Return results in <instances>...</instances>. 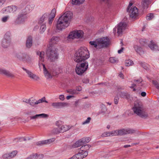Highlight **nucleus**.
Listing matches in <instances>:
<instances>
[{"mask_svg": "<svg viewBox=\"0 0 159 159\" xmlns=\"http://www.w3.org/2000/svg\"><path fill=\"white\" fill-rule=\"evenodd\" d=\"M8 9H7L8 10H9V12L10 13H13L16 11L17 10V7L15 6H9Z\"/></svg>", "mask_w": 159, "mask_h": 159, "instance_id": "obj_32", "label": "nucleus"}, {"mask_svg": "<svg viewBox=\"0 0 159 159\" xmlns=\"http://www.w3.org/2000/svg\"><path fill=\"white\" fill-rule=\"evenodd\" d=\"M54 127H60V122L59 120L56 121L54 125Z\"/></svg>", "mask_w": 159, "mask_h": 159, "instance_id": "obj_61", "label": "nucleus"}, {"mask_svg": "<svg viewBox=\"0 0 159 159\" xmlns=\"http://www.w3.org/2000/svg\"><path fill=\"white\" fill-rule=\"evenodd\" d=\"M67 92L70 94H74L77 93V92L75 90H73L72 89H69L67 90Z\"/></svg>", "mask_w": 159, "mask_h": 159, "instance_id": "obj_48", "label": "nucleus"}, {"mask_svg": "<svg viewBox=\"0 0 159 159\" xmlns=\"http://www.w3.org/2000/svg\"><path fill=\"white\" fill-rule=\"evenodd\" d=\"M72 126L67 125H62L60 127V133H64L70 129Z\"/></svg>", "mask_w": 159, "mask_h": 159, "instance_id": "obj_22", "label": "nucleus"}, {"mask_svg": "<svg viewBox=\"0 0 159 159\" xmlns=\"http://www.w3.org/2000/svg\"><path fill=\"white\" fill-rule=\"evenodd\" d=\"M83 145L82 143L81 139H80L76 141L72 146V148H75L79 147L80 146H82Z\"/></svg>", "mask_w": 159, "mask_h": 159, "instance_id": "obj_27", "label": "nucleus"}, {"mask_svg": "<svg viewBox=\"0 0 159 159\" xmlns=\"http://www.w3.org/2000/svg\"><path fill=\"white\" fill-rule=\"evenodd\" d=\"M6 0H0V7L3 4Z\"/></svg>", "mask_w": 159, "mask_h": 159, "instance_id": "obj_63", "label": "nucleus"}, {"mask_svg": "<svg viewBox=\"0 0 159 159\" xmlns=\"http://www.w3.org/2000/svg\"><path fill=\"white\" fill-rule=\"evenodd\" d=\"M91 120V118L90 117H88L85 121L82 123V124L85 125L89 123L90 122Z\"/></svg>", "mask_w": 159, "mask_h": 159, "instance_id": "obj_53", "label": "nucleus"}, {"mask_svg": "<svg viewBox=\"0 0 159 159\" xmlns=\"http://www.w3.org/2000/svg\"><path fill=\"white\" fill-rule=\"evenodd\" d=\"M16 57L19 60L29 64L32 63V60L30 56L26 53L19 52L16 54Z\"/></svg>", "mask_w": 159, "mask_h": 159, "instance_id": "obj_7", "label": "nucleus"}, {"mask_svg": "<svg viewBox=\"0 0 159 159\" xmlns=\"http://www.w3.org/2000/svg\"><path fill=\"white\" fill-rule=\"evenodd\" d=\"M27 18L26 13L23 12L19 13L17 18L14 21L15 25L21 24L23 23Z\"/></svg>", "mask_w": 159, "mask_h": 159, "instance_id": "obj_9", "label": "nucleus"}, {"mask_svg": "<svg viewBox=\"0 0 159 159\" xmlns=\"http://www.w3.org/2000/svg\"><path fill=\"white\" fill-rule=\"evenodd\" d=\"M17 151H14L12 152L11 153H9V157L10 159L14 157L17 154Z\"/></svg>", "mask_w": 159, "mask_h": 159, "instance_id": "obj_42", "label": "nucleus"}, {"mask_svg": "<svg viewBox=\"0 0 159 159\" xmlns=\"http://www.w3.org/2000/svg\"><path fill=\"white\" fill-rule=\"evenodd\" d=\"M76 62L77 64L75 69L76 73L79 75H82L87 70L88 63L87 61Z\"/></svg>", "mask_w": 159, "mask_h": 159, "instance_id": "obj_6", "label": "nucleus"}, {"mask_svg": "<svg viewBox=\"0 0 159 159\" xmlns=\"http://www.w3.org/2000/svg\"><path fill=\"white\" fill-rule=\"evenodd\" d=\"M149 4V0H142V5L143 9L148 7Z\"/></svg>", "mask_w": 159, "mask_h": 159, "instance_id": "obj_29", "label": "nucleus"}, {"mask_svg": "<svg viewBox=\"0 0 159 159\" xmlns=\"http://www.w3.org/2000/svg\"><path fill=\"white\" fill-rule=\"evenodd\" d=\"M52 107L55 108H58L60 107V102H53L52 104Z\"/></svg>", "mask_w": 159, "mask_h": 159, "instance_id": "obj_41", "label": "nucleus"}, {"mask_svg": "<svg viewBox=\"0 0 159 159\" xmlns=\"http://www.w3.org/2000/svg\"><path fill=\"white\" fill-rule=\"evenodd\" d=\"M134 48L135 51L139 54L143 53V51L142 50V48L140 46L137 45H134Z\"/></svg>", "mask_w": 159, "mask_h": 159, "instance_id": "obj_25", "label": "nucleus"}, {"mask_svg": "<svg viewBox=\"0 0 159 159\" xmlns=\"http://www.w3.org/2000/svg\"><path fill=\"white\" fill-rule=\"evenodd\" d=\"M127 24L125 22H121L118 25L117 33L119 36L121 35L126 29Z\"/></svg>", "mask_w": 159, "mask_h": 159, "instance_id": "obj_12", "label": "nucleus"}, {"mask_svg": "<svg viewBox=\"0 0 159 159\" xmlns=\"http://www.w3.org/2000/svg\"><path fill=\"white\" fill-rule=\"evenodd\" d=\"M139 42L140 43L143 45H144L145 43H146V40H144L143 39H141L139 40Z\"/></svg>", "mask_w": 159, "mask_h": 159, "instance_id": "obj_58", "label": "nucleus"}, {"mask_svg": "<svg viewBox=\"0 0 159 159\" xmlns=\"http://www.w3.org/2000/svg\"><path fill=\"white\" fill-rule=\"evenodd\" d=\"M46 28V27L45 24H43L42 25H41L40 27L41 32L42 33L44 32V31L45 30Z\"/></svg>", "mask_w": 159, "mask_h": 159, "instance_id": "obj_45", "label": "nucleus"}, {"mask_svg": "<svg viewBox=\"0 0 159 159\" xmlns=\"http://www.w3.org/2000/svg\"><path fill=\"white\" fill-rule=\"evenodd\" d=\"M60 127H54L53 129L52 130V132L54 134H58L60 132Z\"/></svg>", "mask_w": 159, "mask_h": 159, "instance_id": "obj_38", "label": "nucleus"}, {"mask_svg": "<svg viewBox=\"0 0 159 159\" xmlns=\"http://www.w3.org/2000/svg\"><path fill=\"white\" fill-rule=\"evenodd\" d=\"M152 83L155 86L156 88L159 90V84L158 82L156 80H153Z\"/></svg>", "mask_w": 159, "mask_h": 159, "instance_id": "obj_46", "label": "nucleus"}, {"mask_svg": "<svg viewBox=\"0 0 159 159\" xmlns=\"http://www.w3.org/2000/svg\"><path fill=\"white\" fill-rule=\"evenodd\" d=\"M48 23L50 25H51L52 23L53 18L50 17H48Z\"/></svg>", "mask_w": 159, "mask_h": 159, "instance_id": "obj_62", "label": "nucleus"}, {"mask_svg": "<svg viewBox=\"0 0 159 159\" xmlns=\"http://www.w3.org/2000/svg\"><path fill=\"white\" fill-rule=\"evenodd\" d=\"M102 136L103 137L108 136H110V132H104L102 134Z\"/></svg>", "mask_w": 159, "mask_h": 159, "instance_id": "obj_56", "label": "nucleus"}, {"mask_svg": "<svg viewBox=\"0 0 159 159\" xmlns=\"http://www.w3.org/2000/svg\"><path fill=\"white\" fill-rule=\"evenodd\" d=\"M9 18V16H5L2 19V22H6L8 20V19Z\"/></svg>", "mask_w": 159, "mask_h": 159, "instance_id": "obj_54", "label": "nucleus"}, {"mask_svg": "<svg viewBox=\"0 0 159 159\" xmlns=\"http://www.w3.org/2000/svg\"><path fill=\"white\" fill-rule=\"evenodd\" d=\"M125 133L126 134H133L136 132L137 131L135 130H134L132 129H125Z\"/></svg>", "mask_w": 159, "mask_h": 159, "instance_id": "obj_35", "label": "nucleus"}, {"mask_svg": "<svg viewBox=\"0 0 159 159\" xmlns=\"http://www.w3.org/2000/svg\"><path fill=\"white\" fill-rule=\"evenodd\" d=\"M109 39L107 37H104L98 39L96 41H91L90 44L97 49L107 47L109 44Z\"/></svg>", "mask_w": 159, "mask_h": 159, "instance_id": "obj_3", "label": "nucleus"}, {"mask_svg": "<svg viewBox=\"0 0 159 159\" xmlns=\"http://www.w3.org/2000/svg\"><path fill=\"white\" fill-rule=\"evenodd\" d=\"M142 81V80L141 79H139V80H134V82L136 83V84L140 83Z\"/></svg>", "mask_w": 159, "mask_h": 159, "instance_id": "obj_57", "label": "nucleus"}, {"mask_svg": "<svg viewBox=\"0 0 159 159\" xmlns=\"http://www.w3.org/2000/svg\"><path fill=\"white\" fill-rule=\"evenodd\" d=\"M88 155V153L87 152H83L81 150L79 149L78 153L71 157L70 159H83L86 157Z\"/></svg>", "mask_w": 159, "mask_h": 159, "instance_id": "obj_11", "label": "nucleus"}, {"mask_svg": "<svg viewBox=\"0 0 159 159\" xmlns=\"http://www.w3.org/2000/svg\"><path fill=\"white\" fill-rule=\"evenodd\" d=\"M39 56V60L42 62H43L44 60V52L43 51L41 52Z\"/></svg>", "mask_w": 159, "mask_h": 159, "instance_id": "obj_39", "label": "nucleus"}, {"mask_svg": "<svg viewBox=\"0 0 159 159\" xmlns=\"http://www.w3.org/2000/svg\"><path fill=\"white\" fill-rule=\"evenodd\" d=\"M56 10L55 9H53L50 14H48V17L54 18L55 16Z\"/></svg>", "mask_w": 159, "mask_h": 159, "instance_id": "obj_40", "label": "nucleus"}, {"mask_svg": "<svg viewBox=\"0 0 159 159\" xmlns=\"http://www.w3.org/2000/svg\"><path fill=\"white\" fill-rule=\"evenodd\" d=\"M83 32L81 30H75L70 32L68 36V39L81 38L83 35Z\"/></svg>", "mask_w": 159, "mask_h": 159, "instance_id": "obj_10", "label": "nucleus"}, {"mask_svg": "<svg viewBox=\"0 0 159 159\" xmlns=\"http://www.w3.org/2000/svg\"><path fill=\"white\" fill-rule=\"evenodd\" d=\"M60 38L59 36H53L49 42L50 47H54V44H57L59 42Z\"/></svg>", "mask_w": 159, "mask_h": 159, "instance_id": "obj_15", "label": "nucleus"}, {"mask_svg": "<svg viewBox=\"0 0 159 159\" xmlns=\"http://www.w3.org/2000/svg\"><path fill=\"white\" fill-rule=\"evenodd\" d=\"M129 16L132 18H135L138 15V11L137 8L136 7H133L131 8L129 11Z\"/></svg>", "mask_w": 159, "mask_h": 159, "instance_id": "obj_14", "label": "nucleus"}, {"mask_svg": "<svg viewBox=\"0 0 159 159\" xmlns=\"http://www.w3.org/2000/svg\"><path fill=\"white\" fill-rule=\"evenodd\" d=\"M32 45V39L31 36L28 37L26 40V46L27 48H30Z\"/></svg>", "mask_w": 159, "mask_h": 159, "instance_id": "obj_21", "label": "nucleus"}, {"mask_svg": "<svg viewBox=\"0 0 159 159\" xmlns=\"http://www.w3.org/2000/svg\"><path fill=\"white\" fill-rule=\"evenodd\" d=\"M125 64L126 66H130L133 65L134 64V62L132 60L128 59L125 61Z\"/></svg>", "mask_w": 159, "mask_h": 159, "instance_id": "obj_37", "label": "nucleus"}, {"mask_svg": "<svg viewBox=\"0 0 159 159\" xmlns=\"http://www.w3.org/2000/svg\"><path fill=\"white\" fill-rule=\"evenodd\" d=\"M120 97L123 98H125L128 100L130 98V95L126 93L121 92L120 94Z\"/></svg>", "mask_w": 159, "mask_h": 159, "instance_id": "obj_31", "label": "nucleus"}, {"mask_svg": "<svg viewBox=\"0 0 159 159\" xmlns=\"http://www.w3.org/2000/svg\"><path fill=\"white\" fill-rule=\"evenodd\" d=\"M154 16L153 14H148L146 16V19L148 20H150L153 18Z\"/></svg>", "mask_w": 159, "mask_h": 159, "instance_id": "obj_43", "label": "nucleus"}, {"mask_svg": "<svg viewBox=\"0 0 159 159\" xmlns=\"http://www.w3.org/2000/svg\"><path fill=\"white\" fill-rule=\"evenodd\" d=\"M148 46L152 51H159L158 47L152 40L150 41V43L148 44Z\"/></svg>", "mask_w": 159, "mask_h": 159, "instance_id": "obj_20", "label": "nucleus"}, {"mask_svg": "<svg viewBox=\"0 0 159 159\" xmlns=\"http://www.w3.org/2000/svg\"><path fill=\"white\" fill-rule=\"evenodd\" d=\"M0 74H4L9 77L13 78L15 77L14 75L10 71L1 69H0Z\"/></svg>", "mask_w": 159, "mask_h": 159, "instance_id": "obj_18", "label": "nucleus"}, {"mask_svg": "<svg viewBox=\"0 0 159 159\" xmlns=\"http://www.w3.org/2000/svg\"><path fill=\"white\" fill-rule=\"evenodd\" d=\"M60 71V68L59 66L57 67H54L53 68V74L54 76L58 75Z\"/></svg>", "mask_w": 159, "mask_h": 159, "instance_id": "obj_28", "label": "nucleus"}, {"mask_svg": "<svg viewBox=\"0 0 159 159\" xmlns=\"http://www.w3.org/2000/svg\"><path fill=\"white\" fill-rule=\"evenodd\" d=\"M68 104L66 102H61L60 107H64L68 106Z\"/></svg>", "mask_w": 159, "mask_h": 159, "instance_id": "obj_60", "label": "nucleus"}, {"mask_svg": "<svg viewBox=\"0 0 159 159\" xmlns=\"http://www.w3.org/2000/svg\"><path fill=\"white\" fill-rule=\"evenodd\" d=\"M43 157L42 154H38L37 153L33 154L27 158V159H42Z\"/></svg>", "mask_w": 159, "mask_h": 159, "instance_id": "obj_17", "label": "nucleus"}, {"mask_svg": "<svg viewBox=\"0 0 159 159\" xmlns=\"http://www.w3.org/2000/svg\"><path fill=\"white\" fill-rule=\"evenodd\" d=\"M38 114L35 115L34 116H30V120H35L38 118Z\"/></svg>", "mask_w": 159, "mask_h": 159, "instance_id": "obj_55", "label": "nucleus"}, {"mask_svg": "<svg viewBox=\"0 0 159 159\" xmlns=\"http://www.w3.org/2000/svg\"><path fill=\"white\" fill-rule=\"evenodd\" d=\"M110 136H117L118 135L117 134V130L112 131L110 132Z\"/></svg>", "mask_w": 159, "mask_h": 159, "instance_id": "obj_49", "label": "nucleus"}, {"mask_svg": "<svg viewBox=\"0 0 159 159\" xmlns=\"http://www.w3.org/2000/svg\"><path fill=\"white\" fill-rule=\"evenodd\" d=\"M43 68V73L45 77L47 79H51L52 78V76L49 71L47 70L45 65L43 64H42Z\"/></svg>", "mask_w": 159, "mask_h": 159, "instance_id": "obj_16", "label": "nucleus"}, {"mask_svg": "<svg viewBox=\"0 0 159 159\" xmlns=\"http://www.w3.org/2000/svg\"><path fill=\"white\" fill-rule=\"evenodd\" d=\"M25 71L28 75V77L30 79L34 80H37L39 79V78L35 74L33 73L30 70H27L24 67L22 68Z\"/></svg>", "mask_w": 159, "mask_h": 159, "instance_id": "obj_13", "label": "nucleus"}, {"mask_svg": "<svg viewBox=\"0 0 159 159\" xmlns=\"http://www.w3.org/2000/svg\"><path fill=\"white\" fill-rule=\"evenodd\" d=\"M40 100H41L42 101V102H46V103H48V102L45 100V97H43V98H42L41 99H40Z\"/></svg>", "mask_w": 159, "mask_h": 159, "instance_id": "obj_64", "label": "nucleus"}, {"mask_svg": "<svg viewBox=\"0 0 159 159\" xmlns=\"http://www.w3.org/2000/svg\"><path fill=\"white\" fill-rule=\"evenodd\" d=\"M48 17V14L45 13L40 18L39 22V24H42L43 21L46 20Z\"/></svg>", "mask_w": 159, "mask_h": 159, "instance_id": "obj_26", "label": "nucleus"}, {"mask_svg": "<svg viewBox=\"0 0 159 159\" xmlns=\"http://www.w3.org/2000/svg\"><path fill=\"white\" fill-rule=\"evenodd\" d=\"M8 7H7L5 8H3L2 10V12L3 13H6V14H7L9 12V10H8L7 9H8Z\"/></svg>", "mask_w": 159, "mask_h": 159, "instance_id": "obj_47", "label": "nucleus"}, {"mask_svg": "<svg viewBox=\"0 0 159 159\" xmlns=\"http://www.w3.org/2000/svg\"><path fill=\"white\" fill-rule=\"evenodd\" d=\"M133 109L134 113L139 117L143 118L147 117L148 114L144 111L143 105L140 104L135 103Z\"/></svg>", "mask_w": 159, "mask_h": 159, "instance_id": "obj_5", "label": "nucleus"}, {"mask_svg": "<svg viewBox=\"0 0 159 159\" xmlns=\"http://www.w3.org/2000/svg\"><path fill=\"white\" fill-rule=\"evenodd\" d=\"M2 158V159H10V158L9 157V153H6L3 154Z\"/></svg>", "mask_w": 159, "mask_h": 159, "instance_id": "obj_50", "label": "nucleus"}, {"mask_svg": "<svg viewBox=\"0 0 159 159\" xmlns=\"http://www.w3.org/2000/svg\"><path fill=\"white\" fill-rule=\"evenodd\" d=\"M38 117H40L42 118H47L48 116V115L44 113L38 114Z\"/></svg>", "mask_w": 159, "mask_h": 159, "instance_id": "obj_51", "label": "nucleus"}, {"mask_svg": "<svg viewBox=\"0 0 159 159\" xmlns=\"http://www.w3.org/2000/svg\"><path fill=\"white\" fill-rule=\"evenodd\" d=\"M80 139L83 145H84L89 142L91 140V139L90 137H85Z\"/></svg>", "mask_w": 159, "mask_h": 159, "instance_id": "obj_33", "label": "nucleus"}, {"mask_svg": "<svg viewBox=\"0 0 159 159\" xmlns=\"http://www.w3.org/2000/svg\"><path fill=\"white\" fill-rule=\"evenodd\" d=\"M118 135H122L126 134L125 129H123L120 130H117Z\"/></svg>", "mask_w": 159, "mask_h": 159, "instance_id": "obj_36", "label": "nucleus"}, {"mask_svg": "<svg viewBox=\"0 0 159 159\" xmlns=\"http://www.w3.org/2000/svg\"><path fill=\"white\" fill-rule=\"evenodd\" d=\"M85 0H72V4L75 5H79L83 3Z\"/></svg>", "mask_w": 159, "mask_h": 159, "instance_id": "obj_30", "label": "nucleus"}, {"mask_svg": "<svg viewBox=\"0 0 159 159\" xmlns=\"http://www.w3.org/2000/svg\"><path fill=\"white\" fill-rule=\"evenodd\" d=\"M55 139H56L55 138H52L48 140L40 141L37 143V144L39 145L40 144L43 145L49 144L54 142Z\"/></svg>", "mask_w": 159, "mask_h": 159, "instance_id": "obj_19", "label": "nucleus"}, {"mask_svg": "<svg viewBox=\"0 0 159 159\" xmlns=\"http://www.w3.org/2000/svg\"><path fill=\"white\" fill-rule=\"evenodd\" d=\"M29 103L32 106H34L36 104V102L35 100H32V101L30 99L29 100Z\"/></svg>", "mask_w": 159, "mask_h": 159, "instance_id": "obj_52", "label": "nucleus"}, {"mask_svg": "<svg viewBox=\"0 0 159 159\" xmlns=\"http://www.w3.org/2000/svg\"><path fill=\"white\" fill-rule=\"evenodd\" d=\"M89 57V53L85 47H81L76 52L74 57L75 62L86 61L85 60Z\"/></svg>", "mask_w": 159, "mask_h": 159, "instance_id": "obj_1", "label": "nucleus"}, {"mask_svg": "<svg viewBox=\"0 0 159 159\" xmlns=\"http://www.w3.org/2000/svg\"><path fill=\"white\" fill-rule=\"evenodd\" d=\"M34 5H27L25 8V11H23V12L24 13H26L27 14L33 10L34 8Z\"/></svg>", "mask_w": 159, "mask_h": 159, "instance_id": "obj_23", "label": "nucleus"}, {"mask_svg": "<svg viewBox=\"0 0 159 159\" xmlns=\"http://www.w3.org/2000/svg\"><path fill=\"white\" fill-rule=\"evenodd\" d=\"M58 49L56 47H49L47 52L48 59L51 62H54L58 58Z\"/></svg>", "mask_w": 159, "mask_h": 159, "instance_id": "obj_4", "label": "nucleus"}, {"mask_svg": "<svg viewBox=\"0 0 159 159\" xmlns=\"http://www.w3.org/2000/svg\"><path fill=\"white\" fill-rule=\"evenodd\" d=\"M72 16V13L68 11L60 16V30L65 29L68 26Z\"/></svg>", "mask_w": 159, "mask_h": 159, "instance_id": "obj_2", "label": "nucleus"}, {"mask_svg": "<svg viewBox=\"0 0 159 159\" xmlns=\"http://www.w3.org/2000/svg\"><path fill=\"white\" fill-rule=\"evenodd\" d=\"M109 60V61L112 63H114L118 61L117 58L113 57H110Z\"/></svg>", "mask_w": 159, "mask_h": 159, "instance_id": "obj_44", "label": "nucleus"}, {"mask_svg": "<svg viewBox=\"0 0 159 159\" xmlns=\"http://www.w3.org/2000/svg\"><path fill=\"white\" fill-rule=\"evenodd\" d=\"M11 34L9 32H7L5 34L2 40V45L4 48H7L11 44Z\"/></svg>", "mask_w": 159, "mask_h": 159, "instance_id": "obj_8", "label": "nucleus"}, {"mask_svg": "<svg viewBox=\"0 0 159 159\" xmlns=\"http://www.w3.org/2000/svg\"><path fill=\"white\" fill-rule=\"evenodd\" d=\"M91 147V145L89 144H86L84 146H82L80 148H79L83 152H87L88 153L87 151L89 150Z\"/></svg>", "mask_w": 159, "mask_h": 159, "instance_id": "obj_24", "label": "nucleus"}, {"mask_svg": "<svg viewBox=\"0 0 159 159\" xmlns=\"http://www.w3.org/2000/svg\"><path fill=\"white\" fill-rule=\"evenodd\" d=\"M60 17L59 18L58 20L56 21H54V23H55V26L56 27V30L57 32L58 30H60Z\"/></svg>", "mask_w": 159, "mask_h": 159, "instance_id": "obj_34", "label": "nucleus"}, {"mask_svg": "<svg viewBox=\"0 0 159 159\" xmlns=\"http://www.w3.org/2000/svg\"><path fill=\"white\" fill-rule=\"evenodd\" d=\"M119 98L118 97H116L114 98V103L116 104L118 103Z\"/></svg>", "mask_w": 159, "mask_h": 159, "instance_id": "obj_59", "label": "nucleus"}]
</instances>
